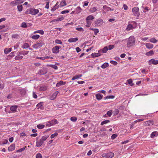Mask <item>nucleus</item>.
Returning <instances> with one entry per match:
<instances>
[{
  "label": "nucleus",
  "instance_id": "55",
  "mask_svg": "<svg viewBox=\"0 0 158 158\" xmlns=\"http://www.w3.org/2000/svg\"><path fill=\"white\" fill-rule=\"evenodd\" d=\"M76 30L79 31H84V29L82 27H77L76 28Z\"/></svg>",
  "mask_w": 158,
  "mask_h": 158
},
{
  "label": "nucleus",
  "instance_id": "3",
  "mask_svg": "<svg viewBox=\"0 0 158 158\" xmlns=\"http://www.w3.org/2000/svg\"><path fill=\"white\" fill-rule=\"evenodd\" d=\"M132 12L134 15L135 16L139 17L140 15L139 8L138 7H135L132 9Z\"/></svg>",
  "mask_w": 158,
  "mask_h": 158
},
{
  "label": "nucleus",
  "instance_id": "21",
  "mask_svg": "<svg viewBox=\"0 0 158 158\" xmlns=\"http://www.w3.org/2000/svg\"><path fill=\"white\" fill-rule=\"evenodd\" d=\"M12 50V49L11 48H5L4 49V53L5 54H6L10 52Z\"/></svg>",
  "mask_w": 158,
  "mask_h": 158
},
{
  "label": "nucleus",
  "instance_id": "47",
  "mask_svg": "<svg viewBox=\"0 0 158 158\" xmlns=\"http://www.w3.org/2000/svg\"><path fill=\"white\" fill-rule=\"evenodd\" d=\"M11 37L13 38L17 39L19 38V36L17 34H16L12 35Z\"/></svg>",
  "mask_w": 158,
  "mask_h": 158
},
{
  "label": "nucleus",
  "instance_id": "18",
  "mask_svg": "<svg viewBox=\"0 0 158 158\" xmlns=\"http://www.w3.org/2000/svg\"><path fill=\"white\" fill-rule=\"evenodd\" d=\"M96 99L98 100H100L102 99L103 95L99 94H97L95 95Z\"/></svg>",
  "mask_w": 158,
  "mask_h": 158
},
{
  "label": "nucleus",
  "instance_id": "48",
  "mask_svg": "<svg viewBox=\"0 0 158 158\" xmlns=\"http://www.w3.org/2000/svg\"><path fill=\"white\" fill-rule=\"evenodd\" d=\"M108 50V48L107 47H105L102 50V52L103 53H106Z\"/></svg>",
  "mask_w": 158,
  "mask_h": 158
},
{
  "label": "nucleus",
  "instance_id": "62",
  "mask_svg": "<svg viewBox=\"0 0 158 158\" xmlns=\"http://www.w3.org/2000/svg\"><path fill=\"white\" fill-rule=\"evenodd\" d=\"M46 5L45 8L46 9H48L49 8V2H46Z\"/></svg>",
  "mask_w": 158,
  "mask_h": 158
},
{
  "label": "nucleus",
  "instance_id": "1",
  "mask_svg": "<svg viewBox=\"0 0 158 158\" xmlns=\"http://www.w3.org/2000/svg\"><path fill=\"white\" fill-rule=\"evenodd\" d=\"M135 41L134 36H130L128 39L127 44V47L130 48L134 46L135 44Z\"/></svg>",
  "mask_w": 158,
  "mask_h": 158
},
{
  "label": "nucleus",
  "instance_id": "39",
  "mask_svg": "<svg viewBox=\"0 0 158 158\" xmlns=\"http://www.w3.org/2000/svg\"><path fill=\"white\" fill-rule=\"evenodd\" d=\"M86 21V24L85 25V27H90L91 24L92 22L91 21Z\"/></svg>",
  "mask_w": 158,
  "mask_h": 158
},
{
  "label": "nucleus",
  "instance_id": "35",
  "mask_svg": "<svg viewBox=\"0 0 158 158\" xmlns=\"http://www.w3.org/2000/svg\"><path fill=\"white\" fill-rule=\"evenodd\" d=\"M97 10V8L96 7H93L90 9L89 11L91 13H94Z\"/></svg>",
  "mask_w": 158,
  "mask_h": 158
},
{
  "label": "nucleus",
  "instance_id": "64",
  "mask_svg": "<svg viewBox=\"0 0 158 158\" xmlns=\"http://www.w3.org/2000/svg\"><path fill=\"white\" fill-rule=\"evenodd\" d=\"M15 52H13L10 53L9 55V56L11 57H13L15 56L14 54L15 53Z\"/></svg>",
  "mask_w": 158,
  "mask_h": 158
},
{
  "label": "nucleus",
  "instance_id": "51",
  "mask_svg": "<svg viewBox=\"0 0 158 158\" xmlns=\"http://www.w3.org/2000/svg\"><path fill=\"white\" fill-rule=\"evenodd\" d=\"M114 115H117L119 113V110L117 109H115L114 110L113 112Z\"/></svg>",
  "mask_w": 158,
  "mask_h": 158
},
{
  "label": "nucleus",
  "instance_id": "52",
  "mask_svg": "<svg viewBox=\"0 0 158 158\" xmlns=\"http://www.w3.org/2000/svg\"><path fill=\"white\" fill-rule=\"evenodd\" d=\"M94 34L95 35H96L99 32V30L98 29L95 28L94 29Z\"/></svg>",
  "mask_w": 158,
  "mask_h": 158
},
{
  "label": "nucleus",
  "instance_id": "63",
  "mask_svg": "<svg viewBox=\"0 0 158 158\" xmlns=\"http://www.w3.org/2000/svg\"><path fill=\"white\" fill-rule=\"evenodd\" d=\"M38 33H40L41 35H43L44 33V32L42 30H38Z\"/></svg>",
  "mask_w": 158,
  "mask_h": 158
},
{
  "label": "nucleus",
  "instance_id": "32",
  "mask_svg": "<svg viewBox=\"0 0 158 158\" xmlns=\"http://www.w3.org/2000/svg\"><path fill=\"white\" fill-rule=\"evenodd\" d=\"M149 41L150 42L153 43H156L158 41L156 40L154 37L151 38L149 40Z\"/></svg>",
  "mask_w": 158,
  "mask_h": 158
},
{
  "label": "nucleus",
  "instance_id": "25",
  "mask_svg": "<svg viewBox=\"0 0 158 158\" xmlns=\"http://www.w3.org/2000/svg\"><path fill=\"white\" fill-rule=\"evenodd\" d=\"M133 28V26L131 24H129L126 28V30L127 31H129L132 29Z\"/></svg>",
  "mask_w": 158,
  "mask_h": 158
},
{
  "label": "nucleus",
  "instance_id": "31",
  "mask_svg": "<svg viewBox=\"0 0 158 158\" xmlns=\"http://www.w3.org/2000/svg\"><path fill=\"white\" fill-rule=\"evenodd\" d=\"M101 54L100 53H93L91 54V56L93 57H98L101 55Z\"/></svg>",
  "mask_w": 158,
  "mask_h": 158
},
{
  "label": "nucleus",
  "instance_id": "53",
  "mask_svg": "<svg viewBox=\"0 0 158 158\" xmlns=\"http://www.w3.org/2000/svg\"><path fill=\"white\" fill-rule=\"evenodd\" d=\"M127 81L128 82V83L129 84H130L131 85H133V84H132V81L131 79H129L127 80Z\"/></svg>",
  "mask_w": 158,
  "mask_h": 158
},
{
  "label": "nucleus",
  "instance_id": "16",
  "mask_svg": "<svg viewBox=\"0 0 158 158\" xmlns=\"http://www.w3.org/2000/svg\"><path fill=\"white\" fill-rule=\"evenodd\" d=\"M59 7L58 2H57L56 5L51 9V11L54 12Z\"/></svg>",
  "mask_w": 158,
  "mask_h": 158
},
{
  "label": "nucleus",
  "instance_id": "10",
  "mask_svg": "<svg viewBox=\"0 0 158 158\" xmlns=\"http://www.w3.org/2000/svg\"><path fill=\"white\" fill-rule=\"evenodd\" d=\"M153 124V122L152 120L148 121H146L145 122H144L143 124V125L148 126H152Z\"/></svg>",
  "mask_w": 158,
  "mask_h": 158
},
{
  "label": "nucleus",
  "instance_id": "23",
  "mask_svg": "<svg viewBox=\"0 0 158 158\" xmlns=\"http://www.w3.org/2000/svg\"><path fill=\"white\" fill-rule=\"evenodd\" d=\"M10 5L12 6H14L17 5H19L17 1L16 0H15L13 1L10 3Z\"/></svg>",
  "mask_w": 158,
  "mask_h": 158
},
{
  "label": "nucleus",
  "instance_id": "57",
  "mask_svg": "<svg viewBox=\"0 0 158 158\" xmlns=\"http://www.w3.org/2000/svg\"><path fill=\"white\" fill-rule=\"evenodd\" d=\"M21 27H23L26 28L27 27L26 23H25L23 22L22 23Z\"/></svg>",
  "mask_w": 158,
  "mask_h": 158
},
{
  "label": "nucleus",
  "instance_id": "28",
  "mask_svg": "<svg viewBox=\"0 0 158 158\" xmlns=\"http://www.w3.org/2000/svg\"><path fill=\"white\" fill-rule=\"evenodd\" d=\"M94 17L91 15L88 16L86 18V21H90V20H92L94 19Z\"/></svg>",
  "mask_w": 158,
  "mask_h": 158
},
{
  "label": "nucleus",
  "instance_id": "22",
  "mask_svg": "<svg viewBox=\"0 0 158 158\" xmlns=\"http://www.w3.org/2000/svg\"><path fill=\"white\" fill-rule=\"evenodd\" d=\"M158 135V132L155 131L152 132L151 135V137L152 138H153L155 136H156Z\"/></svg>",
  "mask_w": 158,
  "mask_h": 158
},
{
  "label": "nucleus",
  "instance_id": "34",
  "mask_svg": "<svg viewBox=\"0 0 158 158\" xmlns=\"http://www.w3.org/2000/svg\"><path fill=\"white\" fill-rule=\"evenodd\" d=\"M18 10L19 12H21L23 10V6L22 5H18L17 6Z\"/></svg>",
  "mask_w": 158,
  "mask_h": 158
},
{
  "label": "nucleus",
  "instance_id": "12",
  "mask_svg": "<svg viewBox=\"0 0 158 158\" xmlns=\"http://www.w3.org/2000/svg\"><path fill=\"white\" fill-rule=\"evenodd\" d=\"M59 92L58 91H56L50 97V99L51 100H53L55 99L57 95L58 94Z\"/></svg>",
  "mask_w": 158,
  "mask_h": 158
},
{
  "label": "nucleus",
  "instance_id": "46",
  "mask_svg": "<svg viewBox=\"0 0 158 158\" xmlns=\"http://www.w3.org/2000/svg\"><path fill=\"white\" fill-rule=\"evenodd\" d=\"M58 135V133L55 132L53 134H52L51 135L50 138L51 139H53L54 137H56Z\"/></svg>",
  "mask_w": 158,
  "mask_h": 158
},
{
  "label": "nucleus",
  "instance_id": "54",
  "mask_svg": "<svg viewBox=\"0 0 158 158\" xmlns=\"http://www.w3.org/2000/svg\"><path fill=\"white\" fill-rule=\"evenodd\" d=\"M55 42L57 44H62V42L60 40H56L55 41Z\"/></svg>",
  "mask_w": 158,
  "mask_h": 158
},
{
  "label": "nucleus",
  "instance_id": "7",
  "mask_svg": "<svg viewBox=\"0 0 158 158\" xmlns=\"http://www.w3.org/2000/svg\"><path fill=\"white\" fill-rule=\"evenodd\" d=\"M30 11L31 12V14L32 15H35L38 14L39 11L38 9H35L34 8H30Z\"/></svg>",
  "mask_w": 158,
  "mask_h": 158
},
{
  "label": "nucleus",
  "instance_id": "20",
  "mask_svg": "<svg viewBox=\"0 0 158 158\" xmlns=\"http://www.w3.org/2000/svg\"><path fill=\"white\" fill-rule=\"evenodd\" d=\"M64 19V18L63 16L59 17L57 19H55L52 20V22L60 21L63 20Z\"/></svg>",
  "mask_w": 158,
  "mask_h": 158
},
{
  "label": "nucleus",
  "instance_id": "17",
  "mask_svg": "<svg viewBox=\"0 0 158 158\" xmlns=\"http://www.w3.org/2000/svg\"><path fill=\"white\" fill-rule=\"evenodd\" d=\"M96 24L97 25L100 26L103 24V21L101 19H98L96 21Z\"/></svg>",
  "mask_w": 158,
  "mask_h": 158
},
{
  "label": "nucleus",
  "instance_id": "11",
  "mask_svg": "<svg viewBox=\"0 0 158 158\" xmlns=\"http://www.w3.org/2000/svg\"><path fill=\"white\" fill-rule=\"evenodd\" d=\"M18 107V106L17 105L12 106L10 107V109L13 112H17V109Z\"/></svg>",
  "mask_w": 158,
  "mask_h": 158
},
{
  "label": "nucleus",
  "instance_id": "59",
  "mask_svg": "<svg viewBox=\"0 0 158 158\" xmlns=\"http://www.w3.org/2000/svg\"><path fill=\"white\" fill-rule=\"evenodd\" d=\"M117 136V135L115 134H114L111 136V138L112 139H115Z\"/></svg>",
  "mask_w": 158,
  "mask_h": 158
},
{
  "label": "nucleus",
  "instance_id": "50",
  "mask_svg": "<svg viewBox=\"0 0 158 158\" xmlns=\"http://www.w3.org/2000/svg\"><path fill=\"white\" fill-rule=\"evenodd\" d=\"M26 148V147L25 146V147L21 148L19 149V150H17V151L16 152H22L23 151L25 150V148Z\"/></svg>",
  "mask_w": 158,
  "mask_h": 158
},
{
  "label": "nucleus",
  "instance_id": "43",
  "mask_svg": "<svg viewBox=\"0 0 158 158\" xmlns=\"http://www.w3.org/2000/svg\"><path fill=\"white\" fill-rule=\"evenodd\" d=\"M77 119V118L76 117H72L70 118V120L73 122H76Z\"/></svg>",
  "mask_w": 158,
  "mask_h": 158
},
{
  "label": "nucleus",
  "instance_id": "40",
  "mask_svg": "<svg viewBox=\"0 0 158 158\" xmlns=\"http://www.w3.org/2000/svg\"><path fill=\"white\" fill-rule=\"evenodd\" d=\"M48 137L49 136L48 135L44 136H42L40 139L44 142V141H45Z\"/></svg>",
  "mask_w": 158,
  "mask_h": 158
},
{
  "label": "nucleus",
  "instance_id": "61",
  "mask_svg": "<svg viewBox=\"0 0 158 158\" xmlns=\"http://www.w3.org/2000/svg\"><path fill=\"white\" fill-rule=\"evenodd\" d=\"M19 47V44L18 43H17L13 47L14 48V49L15 50L18 48Z\"/></svg>",
  "mask_w": 158,
  "mask_h": 158
},
{
  "label": "nucleus",
  "instance_id": "41",
  "mask_svg": "<svg viewBox=\"0 0 158 158\" xmlns=\"http://www.w3.org/2000/svg\"><path fill=\"white\" fill-rule=\"evenodd\" d=\"M23 58V56H22L19 55V56H15V58L16 60H19L20 59H22Z\"/></svg>",
  "mask_w": 158,
  "mask_h": 158
},
{
  "label": "nucleus",
  "instance_id": "24",
  "mask_svg": "<svg viewBox=\"0 0 158 158\" xmlns=\"http://www.w3.org/2000/svg\"><path fill=\"white\" fill-rule=\"evenodd\" d=\"M65 82H63L62 81H60L59 82L57 83L56 84V86L57 87H59L61 85H64L65 84Z\"/></svg>",
  "mask_w": 158,
  "mask_h": 158
},
{
  "label": "nucleus",
  "instance_id": "13",
  "mask_svg": "<svg viewBox=\"0 0 158 158\" xmlns=\"http://www.w3.org/2000/svg\"><path fill=\"white\" fill-rule=\"evenodd\" d=\"M78 40V38L77 37L74 38H70L69 39L68 41L69 43L75 42Z\"/></svg>",
  "mask_w": 158,
  "mask_h": 158
},
{
  "label": "nucleus",
  "instance_id": "38",
  "mask_svg": "<svg viewBox=\"0 0 158 158\" xmlns=\"http://www.w3.org/2000/svg\"><path fill=\"white\" fill-rule=\"evenodd\" d=\"M46 89L47 87L45 86H42L40 88V90L41 91H44L46 90Z\"/></svg>",
  "mask_w": 158,
  "mask_h": 158
},
{
  "label": "nucleus",
  "instance_id": "8",
  "mask_svg": "<svg viewBox=\"0 0 158 158\" xmlns=\"http://www.w3.org/2000/svg\"><path fill=\"white\" fill-rule=\"evenodd\" d=\"M148 64L149 65L152 64H158V60H155L154 59H152L149 61Z\"/></svg>",
  "mask_w": 158,
  "mask_h": 158
},
{
  "label": "nucleus",
  "instance_id": "29",
  "mask_svg": "<svg viewBox=\"0 0 158 158\" xmlns=\"http://www.w3.org/2000/svg\"><path fill=\"white\" fill-rule=\"evenodd\" d=\"M76 14H78L81 11V9L80 6H78L77 7L75 10Z\"/></svg>",
  "mask_w": 158,
  "mask_h": 158
},
{
  "label": "nucleus",
  "instance_id": "6",
  "mask_svg": "<svg viewBox=\"0 0 158 158\" xmlns=\"http://www.w3.org/2000/svg\"><path fill=\"white\" fill-rule=\"evenodd\" d=\"M44 45L43 43H38L32 46V47L35 49H38L40 48L43 45Z\"/></svg>",
  "mask_w": 158,
  "mask_h": 158
},
{
  "label": "nucleus",
  "instance_id": "45",
  "mask_svg": "<svg viewBox=\"0 0 158 158\" xmlns=\"http://www.w3.org/2000/svg\"><path fill=\"white\" fill-rule=\"evenodd\" d=\"M45 127V126L42 124H38L37 125V127L39 129H42L43 128Z\"/></svg>",
  "mask_w": 158,
  "mask_h": 158
},
{
  "label": "nucleus",
  "instance_id": "27",
  "mask_svg": "<svg viewBox=\"0 0 158 158\" xmlns=\"http://www.w3.org/2000/svg\"><path fill=\"white\" fill-rule=\"evenodd\" d=\"M40 36L39 35H33L31 37V38L34 40H36L39 38Z\"/></svg>",
  "mask_w": 158,
  "mask_h": 158
},
{
  "label": "nucleus",
  "instance_id": "44",
  "mask_svg": "<svg viewBox=\"0 0 158 158\" xmlns=\"http://www.w3.org/2000/svg\"><path fill=\"white\" fill-rule=\"evenodd\" d=\"M66 5V2L65 1L61 2L60 4V6H61V7H62V6H65Z\"/></svg>",
  "mask_w": 158,
  "mask_h": 158
},
{
  "label": "nucleus",
  "instance_id": "58",
  "mask_svg": "<svg viewBox=\"0 0 158 158\" xmlns=\"http://www.w3.org/2000/svg\"><path fill=\"white\" fill-rule=\"evenodd\" d=\"M110 63L113 64H114V65H116L117 64H118V63L116 61H114V60H111L110 61Z\"/></svg>",
  "mask_w": 158,
  "mask_h": 158
},
{
  "label": "nucleus",
  "instance_id": "42",
  "mask_svg": "<svg viewBox=\"0 0 158 158\" xmlns=\"http://www.w3.org/2000/svg\"><path fill=\"white\" fill-rule=\"evenodd\" d=\"M29 47V45L28 43H25L24 44L23 46L22 47L23 48H27Z\"/></svg>",
  "mask_w": 158,
  "mask_h": 158
},
{
  "label": "nucleus",
  "instance_id": "14",
  "mask_svg": "<svg viewBox=\"0 0 158 158\" xmlns=\"http://www.w3.org/2000/svg\"><path fill=\"white\" fill-rule=\"evenodd\" d=\"M15 148V144H11L8 148L9 151H11L14 150Z\"/></svg>",
  "mask_w": 158,
  "mask_h": 158
},
{
  "label": "nucleus",
  "instance_id": "30",
  "mask_svg": "<svg viewBox=\"0 0 158 158\" xmlns=\"http://www.w3.org/2000/svg\"><path fill=\"white\" fill-rule=\"evenodd\" d=\"M109 66V64L108 63H105L101 66L102 69H104L108 67Z\"/></svg>",
  "mask_w": 158,
  "mask_h": 158
},
{
  "label": "nucleus",
  "instance_id": "33",
  "mask_svg": "<svg viewBox=\"0 0 158 158\" xmlns=\"http://www.w3.org/2000/svg\"><path fill=\"white\" fill-rule=\"evenodd\" d=\"M154 54V52L153 50H151L146 53V55L147 56H150Z\"/></svg>",
  "mask_w": 158,
  "mask_h": 158
},
{
  "label": "nucleus",
  "instance_id": "56",
  "mask_svg": "<svg viewBox=\"0 0 158 158\" xmlns=\"http://www.w3.org/2000/svg\"><path fill=\"white\" fill-rule=\"evenodd\" d=\"M42 155L40 153H37L36 156V158H42Z\"/></svg>",
  "mask_w": 158,
  "mask_h": 158
},
{
  "label": "nucleus",
  "instance_id": "49",
  "mask_svg": "<svg viewBox=\"0 0 158 158\" xmlns=\"http://www.w3.org/2000/svg\"><path fill=\"white\" fill-rule=\"evenodd\" d=\"M112 110H110L108 111L107 112L106 114L108 116V117H110L111 116L112 114Z\"/></svg>",
  "mask_w": 158,
  "mask_h": 158
},
{
  "label": "nucleus",
  "instance_id": "9",
  "mask_svg": "<svg viewBox=\"0 0 158 158\" xmlns=\"http://www.w3.org/2000/svg\"><path fill=\"white\" fill-rule=\"evenodd\" d=\"M60 47H59L58 46H56L54 47L52 49V52L53 53H57L59 52V48Z\"/></svg>",
  "mask_w": 158,
  "mask_h": 158
},
{
  "label": "nucleus",
  "instance_id": "60",
  "mask_svg": "<svg viewBox=\"0 0 158 158\" xmlns=\"http://www.w3.org/2000/svg\"><path fill=\"white\" fill-rule=\"evenodd\" d=\"M123 7L125 10H127L128 9V6L125 4L123 5Z\"/></svg>",
  "mask_w": 158,
  "mask_h": 158
},
{
  "label": "nucleus",
  "instance_id": "26",
  "mask_svg": "<svg viewBox=\"0 0 158 158\" xmlns=\"http://www.w3.org/2000/svg\"><path fill=\"white\" fill-rule=\"evenodd\" d=\"M82 74H79V75H76L75 76L73 77L72 78V80H74L75 79H77L79 78L80 77H81L82 76Z\"/></svg>",
  "mask_w": 158,
  "mask_h": 158
},
{
  "label": "nucleus",
  "instance_id": "36",
  "mask_svg": "<svg viewBox=\"0 0 158 158\" xmlns=\"http://www.w3.org/2000/svg\"><path fill=\"white\" fill-rule=\"evenodd\" d=\"M110 122V121L109 120H106L102 122L101 123V125H103L107 123Z\"/></svg>",
  "mask_w": 158,
  "mask_h": 158
},
{
  "label": "nucleus",
  "instance_id": "5",
  "mask_svg": "<svg viewBox=\"0 0 158 158\" xmlns=\"http://www.w3.org/2000/svg\"><path fill=\"white\" fill-rule=\"evenodd\" d=\"M47 70L46 68H42L39 70L38 74L40 75H44L47 73Z\"/></svg>",
  "mask_w": 158,
  "mask_h": 158
},
{
  "label": "nucleus",
  "instance_id": "19",
  "mask_svg": "<svg viewBox=\"0 0 158 158\" xmlns=\"http://www.w3.org/2000/svg\"><path fill=\"white\" fill-rule=\"evenodd\" d=\"M146 47L148 49H151L153 47V45L150 43H146L145 44Z\"/></svg>",
  "mask_w": 158,
  "mask_h": 158
},
{
  "label": "nucleus",
  "instance_id": "2",
  "mask_svg": "<svg viewBox=\"0 0 158 158\" xmlns=\"http://www.w3.org/2000/svg\"><path fill=\"white\" fill-rule=\"evenodd\" d=\"M58 123V122L56 119H54L50 121L46 122V127H50L51 126H53Z\"/></svg>",
  "mask_w": 158,
  "mask_h": 158
},
{
  "label": "nucleus",
  "instance_id": "4",
  "mask_svg": "<svg viewBox=\"0 0 158 158\" xmlns=\"http://www.w3.org/2000/svg\"><path fill=\"white\" fill-rule=\"evenodd\" d=\"M114 156V154L112 152L106 153H103L102 155L103 157H106V158H112Z\"/></svg>",
  "mask_w": 158,
  "mask_h": 158
},
{
  "label": "nucleus",
  "instance_id": "37",
  "mask_svg": "<svg viewBox=\"0 0 158 158\" xmlns=\"http://www.w3.org/2000/svg\"><path fill=\"white\" fill-rule=\"evenodd\" d=\"M48 66H50L53 68V69L57 70L58 69V67L56 65L53 64H48L47 65Z\"/></svg>",
  "mask_w": 158,
  "mask_h": 158
},
{
  "label": "nucleus",
  "instance_id": "15",
  "mask_svg": "<svg viewBox=\"0 0 158 158\" xmlns=\"http://www.w3.org/2000/svg\"><path fill=\"white\" fill-rule=\"evenodd\" d=\"M44 142L42 141L40 139L37 141L36 143V146L37 147L41 146L43 143Z\"/></svg>",
  "mask_w": 158,
  "mask_h": 158
}]
</instances>
